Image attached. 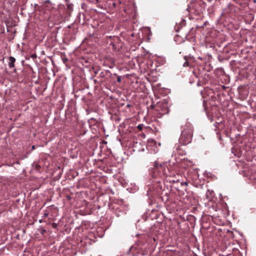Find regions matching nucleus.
Listing matches in <instances>:
<instances>
[{
    "label": "nucleus",
    "mask_w": 256,
    "mask_h": 256,
    "mask_svg": "<svg viewBox=\"0 0 256 256\" xmlns=\"http://www.w3.org/2000/svg\"><path fill=\"white\" fill-rule=\"evenodd\" d=\"M39 222H40V223L42 222V220H39Z\"/></svg>",
    "instance_id": "13"
},
{
    "label": "nucleus",
    "mask_w": 256,
    "mask_h": 256,
    "mask_svg": "<svg viewBox=\"0 0 256 256\" xmlns=\"http://www.w3.org/2000/svg\"><path fill=\"white\" fill-rule=\"evenodd\" d=\"M142 124H139L137 126L138 128L140 130H142Z\"/></svg>",
    "instance_id": "6"
},
{
    "label": "nucleus",
    "mask_w": 256,
    "mask_h": 256,
    "mask_svg": "<svg viewBox=\"0 0 256 256\" xmlns=\"http://www.w3.org/2000/svg\"><path fill=\"white\" fill-rule=\"evenodd\" d=\"M46 232V230H42L40 232L41 234H44Z\"/></svg>",
    "instance_id": "8"
},
{
    "label": "nucleus",
    "mask_w": 256,
    "mask_h": 256,
    "mask_svg": "<svg viewBox=\"0 0 256 256\" xmlns=\"http://www.w3.org/2000/svg\"><path fill=\"white\" fill-rule=\"evenodd\" d=\"M49 214V212H46L44 214V216H43V218H46L47 217Z\"/></svg>",
    "instance_id": "5"
},
{
    "label": "nucleus",
    "mask_w": 256,
    "mask_h": 256,
    "mask_svg": "<svg viewBox=\"0 0 256 256\" xmlns=\"http://www.w3.org/2000/svg\"><path fill=\"white\" fill-rule=\"evenodd\" d=\"M160 164L158 163V162H154V167L155 168H158L159 166H158V164Z\"/></svg>",
    "instance_id": "4"
},
{
    "label": "nucleus",
    "mask_w": 256,
    "mask_h": 256,
    "mask_svg": "<svg viewBox=\"0 0 256 256\" xmlns=\"http://www.w3.org/2000/svg\"><path fill=\"white\" fill-rule=\"evenodd\" d=\"M184 184H186V185H188V183H187L186 182L184 183Z\"/></svg>",
    "instance_id": "14"
},
{
    "label": "nucleus",
    "mask_w": 256,
    "mask_h": 256,
    "mask_svg": "<svg viewBox=\"0 0 256 256\" xmlns=\"http://www.w3.org/2000/svg\"><path fill=\"white\" fill-rule=\"evenodd\" d=\"M32 150H34V146H32Z\"/></svg>",
    "instance_id": "12"
},
{
    "label": "nucleus",
    "mask_w": 256,
    "mask_h": 256,
    "mask_svg": "<svg viewBox=\"0 0 256 256\" xmlns=\"http://www.w3.org/2000/svg\"><path fill=\"white\" fill-rule=\"evenodd\" d=\"M8 66L10 68L14 67V62H16V58L13 56H10L8 58Z\"/></svg>",
    "instance_id": "2"
},
{
    "label": "nucleus",
    "mask_w": 256,
    "mask_h": 256,
    "mask_svg": "<svg viewBox=\"0 0 256 256\" xmlns=\"http://www.w3.org/2000/svg\"><path fill=\"white\" fill-rule=\"evenodd\" d=\"M158 168L157 170L160 171H164L165 169V167H166V164H164V163H162V164H158Z\"/></svg>",
    "instance_id": "3"
},
{
    "label": "nucleus",
    "mask_w": 256,
    "mask_h": 256,
    "mask_svg": "<svg viewBox=\"0 0 256 256\" xmlns=\"http://www.w3.org/2000/svg\"><path fill=\"white\" fill-rule=\"evenodd\" d=\"M188 66V63L187 62H185L184 64V66Z\"/></svg>",
    "instance_id": "9"
},
{
    "label": "nucleus",
    "mask_w": 256,
    "mask_h": 256,
    "mask_svg": "<svg viewBox=\"0 0 256 256\" xmlns=\"http://www.w3.org/2000/svg\"><path fill=\"white\" fill-rule=\"evenodd\" d=\"M193 136V129L191 124L188 123L183 126L180 137L179 139L180 143L182 145H186L191 142Z\"/></svg>",
    "instance_id": "1"
},
{
    "label": "nucleus",
    "mask_w": 256,
    "mask_h": 256,
    "mask_svg": "<svg viewBox=\"0 0 256 256\" xmlns=\"http://www.w3.org/2000/svg\"><path fill=\"white\" fill-rule=\"evenodd\" d=\"M32 58H36V54H32Z\"/></svg>",
    "instance_id": "10"
},
{
    "label": "nucleus",
    "mask_w": 256,
    "mask_h": 256,
    "mask_svg": "<svg viewBox=\"0 0 256 256\" xmlns=\"http://www.w3.org/2000/svg\"><path fill=\"white\" fill-rule=\"evenodd\" d=\"M117 82H121V78L120 77V76H118V78H117Z\"/></svg>",
    "instance_id": "7"
},
{
    "label": "nucleus",
    "mask_w": 256,
    "mask_h": 256,
    "mask_svg": "<svg viewBox=\"0 0 256 256\" xmlns=\"http://www.w3.org/2000/svg\"><path fill=\"white\" fill-rule=\"evenodd\" d=\"M68 8L70 9L71 8V6L70 5H68Z\"/></svg>",
    "instance_id": "11"
}]
</instances>
